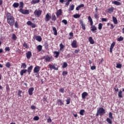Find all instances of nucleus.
Segmentation results:
<instances>
[{
  "label": "nucleus",
  "mask_w": 124,
  "mask_h": 124,
  "mask_svg": "<svg viewBox=\"0 0 124 124\" xmlns=\"http://www.w3.org/2000/svg\"><path fill=\"white\" fill-rule=\"evenodd\" d=\"M66 104L68 105L70 103V98H68L66 100Z\"/></svg>",
  "instance_id": "45"
},
{
  "label": "nucleus",
  "mask_w": 124,
  "mask_h": 124,
  "mask_svg": "<svg viewBox=\"0 0 124 124\" xmlns=\"http://www.w3.org/2000/svg\"><path fill=\"white\" fill-rule=\"evenodd\" d=\"M19 3H18V2H15L13 4V6L15 8H18L19 7Z\"/></svg>",
  "instance_id": "25"
},
{
  "label": "nucleus",
  "mask_w": 124,
  "mask_h": 124,
  "mask_svg": "<svg viewBox=\"0 0 124 124\" xmlns=\"http://www.w3.org/2000/svg\"><path fill=\"white\" fill-rule=\"evenodd\" d=\"M108 117L109 119H110L111 120H113V114L111 113V112L109 113Z\"/></svg>",
  "instance_id": "39"
},
{
  "label": "nucleus",
  "mask_w": 124,
  "mask_h": 124,
  "mask_svg": "<svg viewBox=\"0 0 124 124\" xmlns=\"http://www.w3.org/2000/svg\"><path fill=\"white\" fill-rule=\"evenodd\" d=\"M102 29V24L99 23L98 25V30H100Z\"/></svg>",
  "instance_id": "48"
},
{
  "label": "nucleus",
  "mask_w": 124,
  "mask_h": 124,
  "mask_svg": "<svg viewBox=\"0 0 124 124\" xmlns=\"http://www.w3.org/2000/svg\"><path fill=\"white\" fill-rule=\"evenodd\" d=\"M40 71V67L39 66H36L34 68L33 72L34 73H38Z\"/></svg>",
  "instance_id": "6"
},
{
  "label": "nucleus",
  "mask_w": 124,
  "mask_h": 124,
  "mask_svg": "<svg viewBox=\"0 0 124 124\" xmlns=\"http://www.w3.org/2000/svg\"><path fill=\"white\" fill-rule=\"evenodd\" d=\"M67 67V63H66V62H64L62 66L63 68H65Z\"/></svg>",
  "instance_id": "44"
},
{
  "label": "nucleus",
  "mask_w": 124,
  "mask_h": 124,
  "mask_svg": "<svg viewBox=\"0 0 124 124\" xmlns=\"http://www.w3.org/2000/svg\"><path fill=\"white\" fill-rule=\"evenodd\" d=\"M40 1V0H32L31 3L35 4L36 3H38Z\"/></svg>",
  "instance_id": "28"
},
{
  "label": "nucleus",
  "mask_w": 124,
  "mask_h": 124,
  "mask_svg": "<svg viewBox=\"0 0 124 124\" xmlns=\"http://www.w3.org/2000/svg\"><path fill=\"white\" fill-rule=\"evenodd\" d=\"M97 111L100 113V116H103L105 114V109L103 108H100Z\"/></svg>",
  "instance_id": "4"
},
{
  "label": "nucleus",
  "mask_w": 124,
  "mask_h": 124,
  "mask_svg": "<svg viewBox=\"0 0 124 124\" xmlns=\"http://www.w3.org/2000/svg\"><path fill=\"white\" fill-rule=\"evenodd\" d=\"M90 44H94V41L93 39V37H90L88 39Z\"/></svg>",
  "instance_id": "20"
},
{
  "label": "nucleus",
  "mask_w": 124,
  "mask_h": 124,
  "mask_svg": "<svg viewBox=\"0 0 124 124\" xmlns=\"http://www.w3.org/2000/svg\"><path fill=\"white\" fill-rule=\"evenodd\" d=\"M33 120H34V121H38V120H39V117H38V116H35L33 118Z\"/></svg>",
  "instance_id": "50"
},
{
  "label": "nucleus",
  "mask_w": 124,
  "mask_h": 124,
  "mask_svg": "<svg viewBox=\"0 0 124 124\" xmlns=\"http://www.w3.org/2000/svg\"><path fill=\"white\" fill-rule=\"evenodd\" d=\"M115 44H116V43L115 42H113L111 44L110 48H111V49H113V48H114Z\"/></svg>",
  "instance_id": "47"
},
{
  "label": "nucleus",
  "mask_w": 124,
  "mask_h": 124,
  "mask_svg": "<svg viewBox=\"0 0 124 124\" xmlns=\"http://www.w3.org/2000/svg\"><path fill=\"white\" fill-rule=\"evenodd\" d=\"M101 21H102V22H106V21H107V19L104 18H102L101 19Z\"/></svg>",
  "instance_id": "62"
},
{
  "label": "nucleus",
  "mask_w": 124,
  "mask_h": 124,
  "mask_svg": "<svg viewBox=\"0 0 124 124\" xmlns=\"http://www.w3.org/2000/svg\"><path fill=\"white\" fill-rule=\"evenodd\" d=\"M74 7H75V5L74 4H72L71 6H70L68 11H72L74 10Z\"/></svg>",
  "instance_id": "19"
},
{
  "label": "nucleus",
  "mask_w": 124,
  "mask_h": 124,
  "mask_svg": "<svg viewBox=\"0 0 124 124\" xmlns=\"http://www.w3.org/2000/svg\"><path fill=\"white\" fill-rule=\"evenodd\" d=\"M51 20H52V21H53L54 22L56 21V20H57V17H56V15H52Z\"/></svg>",
  "instance_id": "30"
},
{
  "label": "nucleus",
  "mask_w": 124,
  "mask_h": 124,
  "mask_svg": "<svg viewBox=\"0 0 124 124\" xmlns=\"http://www.w3.org/2000/svg\"><path fill=\"white\" fill-rule=\"evenodd\" d=\"M31 28H34L36 27V25H35V24L32 23V24H31Z\"/></svg>",
  "instance_id": "57"
},
{
  "label": "nucleus",
  "mask_w": 124,
  "mask_h": 124,
  "mask_svg": "<svg viewBox=\"0 0 124 124\" xmlns=\"http://www.w3.org/2000/svg\"><path fill=\"white\" fill-rule=\"evenodd\" d=\"M48 43H46L45 44V48H46V49H48Z\"/></svg>",
  "instance_id": "59"
},
{
  "label": "nucleus",
  "mask_w": 124,
  "mask_h": 124,
  "mask_svg": "<svg viewBox=\"0 0 124 124\" xmlns=\"http://www.w3.org/2000/svg\"><path fill=\"white\" fill-rule=\"evenodd\" d=\"M49 68L50 69H54V70H59V68L56 67L55 65L49 64Z\"/></svg>",
  "instance_id": "11"
},
{
  "label": "nucleus",
  "mask_w": 124,
  "mask_h": 124,
  "mask_svg": "<svg viewBox=\"0 0 124 124\" xmlns=\"http://www.w3.org/2000/svg\"><path fill=\"white\" fill-rule=\"evenodd\" d=\"M33 66H30V67H29L28 68V69L27 70L28 72V74L29 75H30V74H31V71L32 70V68H33Z\"/></svg>",
  "instance_id": "16"
},
{
  "label": "nucleus",
  "mask_w": 124,
  "mask_h": 124,
  "mask_svg": "<svg viewBox=\"0 0 124 124\" xmlns=\"http://www.w3.org/2000/svg\"><path fill=\"white\" fill-rule=\"evenodd\" d=\"M51 17L50 14V13L46 14V19H45L46 22H48L50 21V19H51Z\"/></svg>",
  "instance_id": "7"
},
{
  "label": "nucleus",
  "mask_w": 124,
  "mask_h": 124,
  "mask_svg": "<svg viewBox=\"0 0 124 124\" xmlns=\"http://www.w3.org/2000/svg\"><path fill=\"white\" fill-rule=\"evenodd\" d=\"M26 57L27 59L28 60H30L31 58V51H28L27 53H26Z\"/></svg>",
  "instance_id": "13"
},
{
  "label": "nucleus",
  "mask_w": 124,
  "mask_h": 124,
  "mask_svg": "<svg viewBox=\"0 0 124 124\" xmlns=\"http://www.w3.org/2000/svg\"><path fill=\"white\" fill-rule=\"evenodd\" d=\"M124 40V37L120 36L117 39L118 41H123Z\"/></svg>",
  "instance_id": "41"
},
{
  "label": "nucleus",
  "mask_w": 124,
  "mask_h": 124,
  "mask_svg": "<svg viewBox=\"0 0 124 124\" xmlns=\"http://www.w3.org/2000/svg\"><path fill=\"white\" fill-rule=\"evenodd\" d=\"M108 13H112V12H114V8L113 7L109 8V9H108Z\"/></svg>",
  "instance_id": "27"
},
{
  "label": "nucleus",
  "mask_w": 124,
  "mask_h": 124,
  "mask_svg": "<svg viewBox=\"0 0 124 124\" xmlns=\"http://www.w3.org/2000/svg\"><path fill=\"white\" fill-rule=\"evenodd\" d=\"M37 49L39 52H40L41 50H42V46L41 45H39L37 47Z\"/></svg>",
  "instance_id": "31"
},
{
  "label": "nucleus",
  "mask_w": 124,
  "mask_h": 124,
  "mask_svg": "<svg viewBox=\"0 0 124 124\" xmlns=\"http://www.w3.org/2000/svg\"><path fill=\"white\" fill-rule=\"evenodd\" d=\"M59 92H60V93H64V88H62L61 89H60Z\"/></svg>",
  "instance_id": "46"
},
{
  "label": "nucleus",
  "mask_w": 124,
  "mask_h": 124,
  "mask_svg": "<svg viewBox=\"0 0 124 124\" xmlns=\"http://www.w3.org/2000/svg\"><path fill=\"white\" fill-rule=\"evenodd\" d=\"M62 9H59V10H58L56 13L57 16L59 17V16H60V15H62Z\"/></svg>",
  "instance_id": "22"
},
{
  "label": "nucleus",
  "mask_w": 124,
  "mask_h": 124,
  "mask_svg": "<svg viewBox=\"0 0 124 124\" xmlns=\"http://www.w3.org/2000/svg\"><path fill=\"white\" fill-rule=\"evenodd\" d=\"M36 108V107L35 106H31V109H32V110H34Z\"/></svg>",
  "instance_id": "60"
},
{
  "label": "nucleus",
  "mask_w": 124,
  "mask_h": 124,
  "mask_svg": "<svg viewBox=\"0 0 124 124\" xmlns=\"http://www.w3.org/2000/svg\"><path fill=\"white\" fill-rule=\"evenodd\" d=\"M59 1L61 3H64V2H66V1H67V0H60Z\"/></svg>",
  "instance_id": "53"
},
{
  "label": "nucleus",
  "mask_w": 124,
  "mask_h": 124,
  "mask_svg": "<svg viewBox=\"0 0 124 124\" xmlns=\"http://www.w3.org/2000/svg\"><path fill=\"white\" fill-rule=\"evenodd\" d=\"M6 17L7 23L11 26H14L15 23V18H14V16L10 13L7 12L6 13Z\"/></svg>",
  "instance_id": "1"
},
{
  "label": "nucleus",
  "mask_w": 124,
  "mask_h": 124,
  "mask_svg": "<svg viewBox=\"0 0 124 124\" xmlns=\"http://www.w3.org/2000/svg\"><path fill=\"white\" fill-rule=\"evenodd\" d=\"M57 104L58 105L62 106L63 105V101L62 100V99H58L57 100Z\"/></svg>",
  "instance_id": "14"
},
{
  "label": "nucleus",
  "mask_w": 124,
  "mask_h": 124,
  "mask_svg": "<svg viewBox=\"0 0 124 124\" xmlns=\"http://www.w3.org/2000/svg\"><path fill=\"white\" fill-rule=\"evenodd\" d=\"M19 12L22 13V14H24V15H28V14H30V10H24L22 9L21 11H19Z\"/></svg>",
  "instance_id": "5"
},
{
  "label": "nucleus",
  "mask_w": 124,
  "mask_h": 124,
  "mask_svg": "<svg viewBox=\"0 0 124 124\" xmlns=\"http://www.w3.org/2000/svg\"><path fill=\"white\" fill-rule=\"evenodd\" d=\"M12 39L14 40H16V39H17V37L16 36V35H15V34H13V35H12Z\"/></svg>",
  "instance_id": "42"
},
{
  "label": "nucleus",
  "mask_w": 124,
  "mask_h": 124,
  "mask_svg": "<svg viewBox=\"0 0 124 124\" xmlns=\"http://www.w3.org/2000/svg\"><path fill=\"white\" fill-rule=\"evenodd\" d=\"M112 3H113V4H115V5H121L122 3H121V2L118 1H114L113 2H112Z\"/></svg>",
  "instance_id": "26"
},
{
  "label": "nucleus",
  "mask_w": 124,
  "mask_h": 124,
  "mask_svg": "<svg viewBox=\"0 0 124 124\" xmlns=\"http://www.w3.org/2000/svg\"><path fill=\"white\" fill-rule=\"evenodd\" d=\"M112 21L115 25H117V24H118V19H117V18L116 17H112Z\"/></svg>",
  "instance_id": "18"
},
{
  "label": "nucleus",
  "mask_w": 124,
  "mask_h": 124,
  "mask_svg": "<svg viewBox=\"0 0 124 124\" xmlns=\"http://www.w3.org/2000/svg\"><path fill=\"white\" fill-rule=\"evenodd\" d=\"M91 29L92 31H95L97 30V29H96V27H95V26H92Z\"/></svg>",
  "instance_id": "32"
},
{
  "label": "nucleus",
  "mask_w": 124,
  "mask_h": 124,
  "mask_svg": "<svg viewBox=\"0 0 124 124\" xmlns=\"http://www.w3.org/2000/svg\"><path fill=\"white\" fill-rule=\"evenodd\" d=\"M80 15L77 14H76L73 15L74 18H75L76 19H77L78 18H80Z\"/></svg>",
  "instance_id": "33"
},
{
  "label": "nucleus",
  "mask_w": 124,
  "mask_h": 124,
  "mask_svg": "<svg viewBox=\"0 0 124 124\" xmlns=\"http://www.w3.org/2000/svg\"><path fill=\"white\" fill-rule=\"evenodd\" d=\"M5 51H10V48L9 47L7 46L5 47Z\"/></svg>",
  "instance_id": "61"
},
{
  "label": "nucleus",
  "mask_w": 124,
  "mask_h": 124,
  "mask_svg": "<svg viewBox=\"0 0 124 124\" xmlns=\"http://www.w3.org/2000/svg\"><path fill=\"white\" fill-rule=\"evenodd\" d=\"M42 13V11L41 10H35L34 12V15L35 17H40L41 14Z\"/></svg>",
  "instance_id": "2"
},
{
  "label": "nucleus",
  "mask_w": 124,
  "mask_h": 124,
  "mask_svg": "<svg viewBox=\"0 0 124 124\" xmlns=\"http://www.w3.org/2000/svg\"><path fill=\"white\" fill-rule=\"evenodd\" d=\"M84 113H85V110H84V109H81L79 111V114L81 116H84Z\"/></svg>",
  "instance_id": "34"
},
{
  "label": "nucleus",
  "mask_w": 124,
  "mask_h": 124,
  "mask_svg": "<svg viewBox=\"0 0 124 124\" xmlns=\"http://www.w3.org/2000/svg\"><path fill=\"white\" fill-rule=\"evenodd\" d=\"M18 23L17 21H16L15 23V27L16 29H18L19 28V25H18Z\"/></svg>",
  "instance_id": "38"
},
{
  "label": "nucleus",
  "mask_w": 124,
  "mask_h": 124,
  "mask_svg": "<svg viewBox=\"0 0 124 124\" xmlns=\"http://www.w3.org/2000/svg\"><path fill=\"white\" fill-rule=\"evenodd\" d=\"M62 23H63V24H64V25H67V20H66L65 19H63L62 20Z\"/></svg>",
  "instance_id": "49"
},
{
  "label": "nucleus",
  "mask_w": 124,
  "mask_h": 124,
  "mask_svg": "<svg viewBox=\"0 0 124 124\" xmlns=\"http://www.w3.org/2000/svg\"><path fill=\"white\" fill-rule=\"evenodd\" d=\"M88 93L87 92H83L82 94H81V96L83 99H85V98H86V96H88Z\"/></svg>",
  "instance_id": "15"
},
{
  "label": "nucleus",
  "mask_w": 124,
  "mask_h": 124,
  "mask_svg": "<svg viewBox=\"0 0 124 124\" xmlns=\"http://www.w3.org/2000/svg\"><path fill=\"white\" fill-rule=\"evenodd\" d=\"M35 39L36 40H37V41H39V42H40L41 40H42V38H41V37L40 36H36Z\"/></svg>",
  "instance_id": "24"
},
{
  "label": "nucleus",
  "mask_w": 124,
  "mask_h": 124,
  "mask_svg": "<svg viewBox=\"0 0 124 124\" xmlns=\"http://www.w3.org/2000/svg\"><path fill=\"white\" fill-rule=\"evenodd\" d=\"M47 123H52V119H51V118L49 117L47 120Z\"/></svg>",
  "instance_id": "56"
},
{
  "label": "nucleus",
  "mask_w": 124,
  "mask_h": 124,
  "mask_svg": "<svg viewBox=\"0 0 124 124\" xmlns=\"http://www.w3.org/2000/svg\"><path fill=\"white\" fill-rule=\"evenodd\" d=\"M72 47L73 48H77V41L76 40H74L71 44Z\"/></svg>",
  "instance_id": "10"
},
{
  "label": "nucleus",
  "mask_w": 124,
  "mask_h": 124,
  "mask_svg": "<svg viewBox=\"0 0 124 124\" xmlns=\"http://www.w3.org/2000/svg\"><path fill=\"white\" fill-rule=\"evenodd\" d=\"M44 59H45V62H52L53 60V57L49 56L48 55L45 57Z\"/></svg>",
  "instance_id": "3"
},
{
  "label": "nucleus",
  "mask_w": 124,
  "mask_h": 124,
  "mask_svg": "<svg viewBox=\"0 0 124 124\" xmlns=\"http://www.w3.org/2000/svg\"><path fill=\"white\" fill-rule=\"evenodd\" d=\"M54 54H56L55 56V58H58V57H59V56L60 55V52H59L58 51H55Z\"/></svg>",
  "instance_id": "37"
},
{
  "label": "nucleus",
  "mask_w": 124,
  "mask_h": 124,
  "mask_svg": "<svg viewBox=\"0 0 124 124\" xmlns=\"http://www.w3.org/2000/svg\"><path fill=\"white\" fill-rule=\"evenodd\" d=\"M32 24V22H31V21H28L27 22V25H28V26H31Z\"/></svg>",
  "instance_id": "51"
},
{
  "label": "nucleus",
  "mask_w": 124,
  "mask_h": 124,
  "mask_svg": "<svg viewBox=\"0 0 124 124\" xmlns=\"http://www.w3.org/2000/svg\"><path fill=\"white\" fill-rule=\"evenodd\" d=\"M78 6L79 7V8H81V7H84V6H85V5H84V4H81L78 5Z\"/></svg>",
  "instance_id": "64"
},
{
  "label": "nucleus",
  "mask_w": 124,
  "mask_h": 124,
  "mask_svg": "<svg viewBox=\"0 0 124 124\" xmlns=\"http://www.w3.org/2000/svg\"><path fill=\"white\" fill-rule=\"evenodd\" d=\"M33 91H34V88H33V87L29 88L28 90L29 94H30V95H32Z\"/></svg>",
  "instance_id": "9"
},
{
  "label": "nucleus",
  "mask_w": 124,
  "mask_h": 124,
  "mask_svg": "<svg viewBox=\"0 0 124 124\" xmlns=\"http://www.w3.org/2000/svg\"><path fill=\"white\" fill-rule=\"evenodd\" d=\"M118 96L120 98H122V97H123V91H120L118 92Z\"/></svg>",
  "instance_id": "29"
},
{
  "label": "nucleus",
  "mask_w": 124,
  "mask_h": 124,
  "mask_svg": "<svg viewBox=\"0 0 124 124\" xmlns=\"http://www.w3.org/2000/svg\"><path fill=\"white\" fill-rule=\"evenodd\" d=\"M88 20L89 21H90V22H92L93 21V19H92L91 16H88Z\"/></svg>",
  "instance_id": "63"
},
{
  "label": "nucleus",
  "mask_w": 124,
  "mask_h": 124,
  "mask_svg": "<svg viewBox=\"0 0 124 124\" xmlns=\"http://www.w3.org/2000/svg\"><path fill=\"white\" fill-rule=\"evenodd\" d=\"M62 75H63V76H65V75H67V71H63L62 72Z\"/></svg>",
  "instance_id": "54"
},
{
  "label": "nucleus",
  "mask_w": 124,
  "mask_h": 124,
  "mask_svg": "<svg viewBox=\"0 0 124 124\" xmlns=\"http://www.w3.org/2000/svg\"><path fill=\"white\" fill-rule=\"evenodd\" d=\"M96 67H95V66H92L91 67V69L92 70H94L95 69H96Z\"/></svg>",
  "instance_id": "55"
},
{
  "label": "nucleus",
  "mask_w": 124,
  "mask_h": 124,
  "mask_svg": "<svg viewBox=\"0 0 124 124\" xmlns=\"http://www.w3.org/2000/svg\"><path fill=\"white\" fill-rule=\"evenodd\" d=\"M60 51H62V49H63V48H64V46H63V45H62V44L61 43V44H60Z\"/></svg>",
  "instance_id": "36"
},
{
  "label": "nucleus",
  "mask_w": 124,
  "mask_h": 124,
  "mask_svg": "<svg viewBox=\"0 0 124 124\" xmlns=\"http://www.w3.org/2000/svg\"><path fill=\"white\" fill-rule=\"evenodd\" d=\"M107 123H108V124H112V120H111V119L109 118H107V120H106Z\"/></svg>",
  "instance_id": "35"
},
{
  "label": "nucleus",
  "mask_w": 124,
  "mask_h": 124,
  "mask_svg": "<svg viewBox=\"0 0 124 124\" xmlns=\"http://www.w3.org/2000/svg\"><path fill=\"white\" fill-rule=\"evenodd\" d=\"M19 3V10L18 11L20 12L21 10H23V8H24V2L23 1H20Z\"/></svg>",
  "instance_id": "12"
},
{
  "label": "nucleus",
  "mask_w": 124,
  "mask_h": 124,
  "mask_svg": "<svg viewBox=\"0 0 124 124\" xmlns=\"http://www.w3.org/2000/svg\"><path fill=\"white\" fill-rule=\"evenodd\" d=\"M23 47H25V48H26V49L29 48V46H28V44L27 43H24L23 44Z\"/></svg>",
  "instance_id": "52"
},
{
  "label": "nucleus",
  "mask_w": 124,
  "mask_h": 124,
  "mask_svg": "<svg viewBox=\"0 0 124 124\" xmlns=\"http://www.w3.org/2000/svg\"><path fill=\"white\" fill-rule=\"evenodd\" d=\"M54 35H58V31H57V29L55 27H52Z\"/></svg>",
  "instance_id": "21"
},
{
  "label": "nucleus",
  "mask_w": 124,
  "mask_h": 124,
  "mask_svg": "<svg viewBox=\"0 0 124 124\" xmlns=\"http://www.w3.org/2000/svg\"><path fill=\"white\" fill-rule=\"evenodd\" d=\"M6 67H8V68H9V67H10V66H11V64H10V62H8L6 64Z\"/></svg>",
  "instance_id": "43"
},
{
  "label": "nucleus",
  "mask_w": 124,
  "mask_h": 124,
  "mask_svg": "<svg viewBox=\"0 0 124 124\" xmlns=\"http://www.w3.org/2000/svg\"><path fill=\"white\" fill-rule=\"evenodd\" d=\"M21 68H23V69H26V68H27V64H26V63H21Z\"/></svg>",
  "instance_id": "23"
},
{
  "label": "nucleus",
  "mask_w": 124,
  "mask_h": 124,
  "mask_svg": "<svg viewBox=\"0 0 124 124\" xmlns=\"http://www.w3.org/2000/svg\"><path fill=\"white\" fill-rule=\"evenodd\" d=\"M79 22H80V24L82 27V30H83V31H85L86 30V25H85V24H84L83 20H80Z\"/></svg>",
  "instance_id": "8"
},
{
  "label": "nucleus",
  "mask_w": 124,
  "mask_h": 124,
  "mask_svg": "<svg viewBox=\"0 0 124 124\" xmlns=\"http://www.w3.org/2000/svg\"><path fill=\"white\" fill-rule=\"evenodd\" d=\"M21 93H22V91L19 90V91H18V93H17L18 95H19V96H22V95H21Z\"/></svg>",
  "instance_id": "58"
},
{
  "label": "nucleus",
  "mask_w": 124,
  "mask_h": 124,
  "mask_svg": "<svg viewBox=\"0 0 124 124\" xmlns=\"http://www.w3.org/2000/svg\"><path fill=\"white\" fill-rule=\"evenodd\" d=\"M27 69H22L21 70L20 72V75L21 76H23V75H24V73H27Z\"/></svg>",
  "instance_id": "17"
},
{
  "label": "nucleus",
  "mask_w": 124,
  "mask_h": 124,
  "mask_svg": "<svg viewBox=\"0 0 124 124\" xmlns=\"http://www.w3.org/2000/svg\"><path fill=\"white\" fill-rule=\"evenodd\" d=\"M116 67V68H121L122 67V64L120 63H117Z\"/></svg>",
  "instance_id": "40"
}]
</instances>
